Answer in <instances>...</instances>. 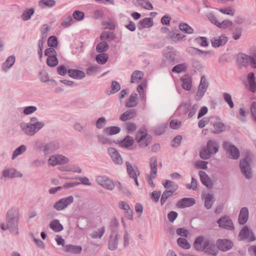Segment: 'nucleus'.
Instances as JSON below:
<instances>
[{"label": "nucleus", "instance_id": "473e14b6", "mask_svg": "<svg viewBox=\"0 0 256 256\" xmlns=\"http://www.w3.org/2000/svg\"><path fill=\"white\" fill-rule=\"evenodd\" d=\"M56 4L54 0H40L38 4L42 8H51L54 6Z\"/></svg>", "mask_w": 256, "mask_h": 256}, {"label": "nucleus", "instance_id": "09e8293b", "mask_svg": "<svg viewBox=\"0 0 256 256\" xmlns=\"http://www.w3.org/2000/svg\"><path fill=\"white\" fill-rule=\"evenodd\" d=\"M120 90V83L116 80H112L111 83L110 93L109 94H115Z\"/></svg>", "mask_w": 256, "mask_h": 256}, {"label": "nucleus", "instance_id": "37998d69", "mask_svg": "<svg viewBox=\"0 0 256 256\" xmlns=\"http://www.w3.org/2000/svg\"><path fill=\"white\" fill-rule=\"evenodd\" d=\"M34 12V8L26 9L22 14V18L24 21L28 20L31 18Z\"/></svg>", "mask_w": 256, "mask_h": 256}, {"label": "nucleus", "instance_id": "052dcab7", "mask_svg": "<svg viewBox=\"0 0 256 256\" xmlns=\"http://www.w3.org/2000/svg\"><path fill=\"white\" fill-rule=\"evenodd\" d=\"M106 124V120L104 116L98 118L96 123V128L98 129L102 128Z\"/></svg>", "mask_w": 256, "mask_h": 256}, {"label": "nucleus", "instance_id": "bf43d9fd", "mask_svg": "<svg viewBox=\"0 0 256 256\" xmlns=\"http://www.w3.org/2000/svg\"><path fill=\"white\" fill-rule=\"evenodd\" d=\"M93 18L96 20H100L104 18V12L102 10H96L93 12Z\"/></svg>", "mask_w": 256, "mask_h": 256}, {"label": "nucleus", "instance_id": "ea45409f", "mask_svg": "<svg viewBox=\"0 0 256 256\" xmlns=\"http://www.w3.org/2000/svg\"><path fill=\"white\" fill-rule=\"evenodd\" d=\"M108 48V44L107 42L102 41L98 43L96 46V51L99 53H104Z\"/></svg>", "mask_w": 256, "mask_h": 256}, {"label": "nucleus", "instance_id": "7c9ffc66", "mask_svg": "<svg viewBox=\"0 0 256 256\" xmlns=\"http://www.w3.org/2000/svg\"><path fill=\"white\" fill-rule=\"evenodd\" d=\"M150 166V176H151L153 178H155L157 173L158 167L157 160L156 158L153 157L151 158Z\"/></svg>", "mask_w": 256, "mask_h": 256}, {"label": "nucleus", "instance_id": "79ce46f5", "mask_svg": "<svg viewBox=\"0 0 256 256\" xmlns=\"http://www.w3.org/2000/svg\"><path fill=\"white\" fill-rule=\"evenodd\" d=\"M214 195L212 194H208L206 195L204 200V206L206 209L209 210L212 208L214 202Z\"/></svg>", "mask_w": 256, "mask_h": 256}, {"label": "nucleus", "instance_id": "a18cd8bd", "mask_svg": "<svg viewBox=\"0 0 256 256\" xmlns=\"http://www.w3.org/2000/svg\"><path fill=\"white\" fill-rule=\"evenodd\" d=\"M105 232V227L102 226L98 228V231H94L90 234L92 238H100Z\"/></svg>", "mask_w": 256, "mask_h": 256}, {"label": "nucleus", "instance_id": "1a4fd4ad", "mask_svg": "<svg viewBox=\"0 0 256 256\" xmlns=\"http://www.w3.org/2000/svg\"><path fill=\"white\" fill-rule=\"evenodd\" d=\"M219 226L228 230H234V226L232 220L228 216H222L218 221Z\"/></svg>", "mask_w": 256, "mask_h": 256}, {"label": "nucleus", "instance_id": "ddd939ff", "mask_svg": "<svg viewBox=\"0 0 256 256\" xmlns=\"http://www.w3.org/2000/svg\"><path fill=\"white\" fill-rule=\"evenodd\" d=\"M198 174L200 177V180L202 184L208 188H212L214 184L206 172L202 170H200Z\"/></svg>", "mask_w": 256, "mask_h": 256}, {"label": "nucleus", "instance_id": "f3484780", "mask_svg": "<svg viewBox=\"0 0 256 256\" xmlns=\"http://www.w3.org/2000/svg\"><path fill=\"white\" fill-rule=\"evenodd\" d=\"M152 18H145L141 19L138 23L137 26L139 30L144 28H150L153 26Z\"/></svg>", "mask_w": 256, "mask_h": 256}, {"label": "nucleus", "instance_id": "58836bf2", "mask_svg": "<svg viewBox=\"0 0 256 256\" xmlns=\"http://www.w3.org/2000/svg\"><path fill=\"white\" fill-rule=\"evenodd\" d=\"M46 64L50 67L54 68L58 64L57 54L49 56L46 59Z\"/></svg>", "mask_w": 256, "mask_h": 256}, {"label": "nucleus", "instance_id": "c03bdc74", "mask_svg": "<svg viewBox=\"0 0 256 256\" xmlns=\"http://www.w3.org/2000/svg\"><path fill=\"white\" fill-rule=\"evenodd\" d=\"M135 112L134 110H130L123 113L120 118V120L126 122L128 120H130L134 116Z\"/></svg>", "mask_w": 256, "mask_h": 256}, {"label": "nucleus", "instance_id": "4c0bfd02", "mask_svg": "<svg viewBox=\"0 0 256 256\" xmlns=\"http://www.w3.org/2000/svg\"><path fill=\"white\" fill-rule=\"evenodd\" d=\"M188 65L186 63H182L174 66L172 70V72L174 73L179 74L183 72H186L187 70Z\"/></svg>", "mask_w": 256, "mask_h": 256}, {"label": "nucleus", "instance_id": "6ab92c4d", "mask_svg": "<svg viewBox=\"0 0 256 256\" xmlns=\"http://www.w3.org/2000/svg\"><path fill=\"white\" fill-rule=\"evenodd\" d=\"M182 88L186 90H190L192 87V78L188 74H186L180 78Z\"/></svg>", "mask_w": 256, "mask_h": 256}, {"label": "nucleus", "instance_id": "b1692460", "mask_svg": "<svg viewBox=\"0 0 256 256\" xmlns=\"http://www.w3.org/2000/svg\"><path fill=\"white\" fill-rule=\"evenodd\" d=\"M16 62L14 56H10L8 57L6 60L2 64V68L4 72H7L12 68Z\"/></svg>", "mask_w": 256, "mask_h": 256}, {"label": "nucleus", "instance_id": "f257e3e1", "mask_svg": "<svg viewBox=\"0 0 256 256\" xmlns=\"http://www.w3.org/2000/svg\"><path fill=\"white\" fill-rule=\"evenodd\" d=\"M194 247L196 250L204 252L210 255L216 256L218 252L214 242L209 240H204L203 236H200L196 238Z\"/></svg>", "mask_w": 256, "mask_h": 256}, {"label": "nucleus", "instance_id": "2eb2a0df", "mask_svg": "<svg viewBox=\"0 0 256 256\" xmlns=\"http://www.w3.org/2000/svg\"><path fill=\"white\" fill-rule=\"evenodd\" d=\"M108 151L113 162L115 164H122V160L118 152L114 148H109Z\"/></svg>", "mask_w": 256, "mask_h": 256}, {"label": "nucleus", "instance_id": "338daca9", "mask_svg": "<svg viewBox=\"0 0 256 256\" xmlns=\"http://www.w3.org/2000/svg\"><path fill=\"white\" fill-rule=\"evenodd\" d=\"M164 56L170 62H174L176 54L172 52H168L164 54Z\"/></svg>", "mask_w": 256, "mask_h": 256}, {"label": "nucleus", "instance_id": "864d4df0", "mask_svg": "<svg viewBox=\"0 0 256 256\" xmlns=\"http://www.w3.org/2000/svg\"><path fill=\"white\" fill-rule=\"evenodd\" d=\"M194 41L202 47H207L209 44L207 38L204 36H199L196 38L194 39Z\"/></svg>", "mask_w": 256, "mask_h": 256}, {"label": "nucleus", "instance_id": "6e6552de", "mask_svg": "<svg viewBox=\"0 0 256 256\" xmlns=\"http://www.w3.org/2000/svg\"><path fill=\"white\" fill-rule=\"evenodd\" d=\"M96 182L104 188L108 190H113L115 187L114 182L106 176H98L96 178Z\"/></svg>", "mask_w": 256, "mask_h": 256}, {"label": "nucleus", "instance_id": "e2e57ef3", "mask_svg": "<svg viewBox=\"0 0 256 256\" xmlns=\"http://www.w3.org/2000/svg\"><path fill=\"white\" fill-rule=\"evenodd\" d=\"M208 88V86L204 85L202 83H200L196 96H204Z\"/></svg>", "mask_w": 256, "mask_h": 256}, {"label": "nucleus", "instance_id": "a211bd4d", "mask_svg": "<svg viewBox=\"0 0 256 256\" xmlns=\"http://www.w3.org/2000/svg\"><path fill=\"white\" fill-rule=\"evenodd\" d=\"M228 41V38L224 35L220 36L218 38H214L211 40L212 45L214 48L224 45Z\"/></svg>", "mask_w": 256, "mask_h": 256}, {"label": "nucleus", "instance_id": "7ed1b4c3", "mask_svg": "<svg viewBox=\"0 0 256 256\" xmlns=\"http://www.w3.org/2000/svg\"><path fill=\"white\" fill-rule=\"evenodd\" d=\"M219 146L214 140H210L207 142L206 148L201 149L200 156L202 160L209 159L211 155L216 154L218 151Z\"/></svg>", "mask_w": 256, "mask_h": 256}, {"label": "nucleus", "instance_id": "a19ab883", "mask_svg": "<svg viewBox=\"0 0 256 256\" xmlns=\"http://www.w3.org/2000/svg\"><path fill=\"white\" fill-rule=\"evenodd\" d=\"M250 236V230L248 226H244L240 230L238 236L242 240L248 239Z\"/></svg>", "mask_w": 256, "mask_h": 256}, {"label": "nucleus", "instance_id": "680f3d73", "mask_svg": "<svg viewBox=\"0 0 256 256\" xmlns=\"http://www.w3.org/2000/svg\"><path fill=\"white\" fill-rule=\"evenodd\" d=\"M58 74L62 76H65L66 74H68V70L64 64H60L56 68Z\"/></svg>", "mask_w": 256, "mask_h": 256}, {"label": "nucleus", "instance_id": "f704fd0d", "mask_svg": "<svg viewBox=\"0 0 256 256\" xmlns=\"http://www.w3.org/2000/svg\"><path fill=\"white\" fill-rule=\"evenodd\" d=\"M108 60V55L106 53H100L96 56V60L100 64H105Z\"/></svg>", "mask_w": 256, "mask_h": 256}, {"label": "nucleus", "instance_id": "13d9d810", "mask_svg": "<svg viewBox=\"0 0 256 256\" xmlns=\"http://www.w3.org/2000/svg\"><path fill=\"white\" fill-rule=\"evenodd\" d=\"M232 22L230 20H226L222 22H220L217 24V26L222 29H226L228 27L232 26Z\"/></svg>", "mask_w": 256, "mask_h": 256}, {"label": "nucleus", "instance_id": "69168bd1", "mask_svg": "<svg viewBox=\"0 0 256 256\" xmlns=\"http://www.w3.org/2000/svg\"><path fill=\"white\" fill-rule=\"evenodd\" d=\"M176 32H179V30L176 28H172V30H170L168 34H167L166 38L172 40L175 42Z\"/></svg>", "mask_w": 256, "mask_h": 256}, {"label": "nucleus", "instance_id": "e433bc0d", "mask_svg": "<svg viewBox=\"0 0 256 256\" xmlns=\"http://www.w3.org/2000/svg\"><path fill=\"white\" fill-rule=\"evenodd\" d=\"M126 166L128 174L130 178L134 177V176L136 175L137 172H139L138 167H136L135 168H134L128 162H126Z\"/></svg>", "mask_w": 256, "mask_h": 256}, {"label": "nucleus", "instance_id": "423d86ee", "mask_svg": "<svg viewBox=\"0 0 256 256\" xmlns=\"http://www.w3.org/2000/svg\"><path fill=\"white\" fill-rule=\"evenodd\" d=\"M240 169L242 176L247 180L253 178V173L250 162L246 158H242L240 161Z\"/></svg>", "mask_w": 256, "mask_h": 256}, {"label": "nucleus", "instance_id": "9d476101", "mask_svg": "<svg viewBox=\"0 0 256 256\" xmlns=\"http://www.w3.org/2000/svg\"><path fill=\"white\" fill-rule=\"evenodd\" d=\"M118 233L117 230H114L108 241V248L110 250H116L118 248Z\"/></svg>", "mask_w": 256, "mask_h": 256}, {"label": "nucleus", "instance_id": "603ef678", "mask_svg": "<svg viewBox=\"0 0 256 256\" xmlns=\"http://www.w3.org/2000/svg\"><path fill=\"white\" fill-rule=\"evenodd\" d=\"M144 74L142 72L135 70L131 76V82L134 83L136 80H140L142 78Z\"/></svg>", "mask_w": 256, "mask_h": 256}, {"label": "nucleus", "instance_id": "72a5a7b5", "mask_svg": "<svg viewBox=\"0 0 256 256\" xmlns=\"http://www.w3.org/2000/svg\"><path fill=\"white\" fill-rule=\"evenodd\" d=\"M116 35L114 32L104 31L100 35V38L102 40H108V42L114 40Z\"/></svg>", "mask_w": 256, "mask_h": 256}, {"label": "nucleus", "instance_id": "20e7f679", "mask_svg": "<svg viewBox=\"0 0 256 256\" xmlns=\"http://www.w3.org/2000/svg\"><path fill=\"white\" fill-rule=\"evenodd\" d=\"M44 125V122H40L27 124L26 125L22 124L21 125V127L26 134L32 136L42 128Z\"/></svg>", "mask_w": 256, "mask_h": 256}, {"label": "nucleus", "instance_id": "5fc2aeb1", "mask_svg": "<svg viewBox=\"0 0 256 256\" xmlns=\"http://www.w3.org/2000/svg\"><path fill=\"white\" fill-rule=\"evenodd\" d=\"M84 12L78 10H76L73 12L72 18L77 21L82 20L84 18Z\"/></svg>", "mask_w": 256, "mask_h": 256}, {"label": "nucleus", "instance_id": "4d7b16f0", "mask_svg": "<svg viewBox=\"0 0 256 256\" xmlns=\"http://www.w3.org/2000/svg\"><path fill=\"white\" fill-rule=\"evenodd\" d=\"M73 22L74 20L70 16H69L64 18L62 21L60 23V25L64 28H68L71 25L72 22Z\"/></svg>", "mask_w": 256, "mask_h": 256}, {"label": "nucleus", "instance_id": "9b49d317", "mask_svg": "<svg viewBox=\"0 0 256 256\" xmlns=\"http://www.w3.org/2000/svg\"><path fill=\"white\" fill-rule=\"evenodd\" d=\"M218 248L220 250L226 252L231 249L233 246L232 242L228 239H218L216 241Z\"/></svg>", "mask_w": 256, "mask_h": 256}, {"label": "nucleus", "instance_id": "4be33fe9", "mask_svg": "<svg viewBox=\"0 0 256 256\" xmlns=\"http://www.w3.org/2000/svg\"><path fill=\"white\" fill-rule=\"evenodd\" d=\"M68 75L70 77L76 80H81L86 76L82 70L73 68L68 70Z\"/></svg>", "mask_w": 256, "mask_h": 256}, {"label": "nucleus", "instance_id": "2f4dec72", "mask_svg": "<svg viewBox=\"0 0 256 256\" xmlns=\"http://www.w3.org/2000/svg\"><path fill=\"white\" fill-rule=\"evenodd\" d=\"M213 126L214 128L213 133L215 134H219L226 130L225 125L220 122H214Z\"/></svg>", "mask_w": 256, "mask_h": 256}, {"label": "nucleus", "instance_id": "f03ea898", "mask_svg": "<svg viewBox=\"0 0 256 256\" xmlns=\"http://www.w3.org/2000/svg\"><path fill=\"white\" fill-rule=\"evenodd\" d=\"M19 212L16 208H12L6 213V223L8 225V230L14 235H18Z\"/></svg>", "mask_w": 256, "mask_h": 256}, {"label": "nucleus", "instance_id": "5701e85b", "mask_svg": "<svg viewBox=\"0 0 256 256\" xmlns=\"http://www.w3.org/2000/svg\"><path fill=\"white\" fill-rule=\"evenodd\" d=\"M248 210L246 207L242 208L240 210L238 216V223L240 224H244L248 221Z\"/></svg>", "mask_w": 256, "mask_h": 256}, {"label": "nucleus", "instance_id": "4468645a", "mask_svg": "<svg viewBox=\"0 0 256 256\" xmlns=\"http://www.w3.org/2000/svg\"><path fill=\"white\" fill-rule=\"evenodd\" d=\"M196 204V200L192 198H184L178 200L176 206L180 208L190 207Z\"/></svg>", "mask_w": 256, "mask_h": 256}, {"label": "nucleus", "instance_id": "6e6d98bb", "mask_svg": "<svg viewBox=\"0 0 256 256\" xmlns=\"http://www.w3.org/2000/svg\"><path fill=\"white\" fill-rule=\"evenodd\" d=\"M146 86V81H144L141 82L138 86H137V92L139 94L140 96H145L146 94L144 90V88Z\"/></svg>", "mask_w": 256, "mask_h": 256}, {"label": "nucleus", "instance_id": "aec40b11", "mask_svg": "<svg viewBox=\"0 0 256 256\" xmlns=\"http://www.w3.org/2000/svg\"><path fill=\"white\" fill-rule=\"evenodd\" d=\"M60 147L59 144L55 141L50 142L46 144L43 149V151L45 154H50L53 152Z\"/></svg>", "mask_w": 256, "mask_h": 256}, {"label": "nucleus", "instance_id": "39448f33", "mask_svg": "<svg viewBox=\"0 0 256 256\" xmlns=\"http://www.w3.org/2000/svg\"><path fill=\"white\" fill-rule=\"evenodd\" d=\"M222 148L226 150L228 158L236 160L240 158V150L235 146L228 142H224Z\"/></svg>", "mask_w": 256, "mask_h": 256}, {"label": "nucleus", "instance_id": "f8f14e48", "mask_svg": "<svg viewBox=\"0 0 256 256\" xmlns=\"http://www.w3.org/2000/svg\"><path fill=\"white\" fill-rule=\"evenodd\" d=\"M152 136L148 134H144L138 136H136V140L139 144L140 147L145 148L147 146L152 142Z\"/></svg>", "mask_w": 256, "mask_h": 256}, {"label": "nucleus", "instance_id": "0eeeda50", "mask_svg": "<svg viewBox=\"0 0 256 256\" xmlns=\"http://www.w3.org/2000/svg\"><path fill=\"white\" fill-rule=\"evenodd\" d=\"M74 198L72 196L64 198L55 202L53 207L56 210L61 211L64 210L72 204L74 202Z\"/></svg>", "mask_w": 256, "mask_h": 256}, {"label": "nucleus", "instance_id": "0e129e2a", "mask_svg": "<svg viewBox=\"0 0 256 256\" xmlns=\"http://www.w3.org/2000/svg\"><path fill=\"white\" fill-rule=\"evenodd\" d=\"M137 97H129L128 100L126 101V106L128 108L134 107L138 104Z\"/></svg>", "mask_w": 256, "mask_h": 256}, {"label": "nucleus", "instance_id": "393cba45", "mask_svg": "<svg viewBox=\"0 0 256 256\" xmlns=\"http://www.w3.org/2000/svg\"><path fill=\"white\" fill-rule=\"evenodd\" d=\"M248 56L244 54L239 53L236 56V61L241 68L242 66L247 67L248 66Z\"/></svg>", "mask_w": 256, "mask_h": 256}, {"label": "nucleus", "instance_id": "dca6fc26", "mask_svg": "<svg viewBox=\"0 0 256 256\" xmlns=\"http://www.w3.org/2000/svg\"><path fill=\"white\" fill-rule=\"evenodd\" d=\"M2 176L4 178H22V174L14 168H9L2 171Z\"/></svg>", "mask_w": 256, "mask_h": 256}, {"label": "nucleus", "instance_id": "a878e982", "mask_svg": "<svg viewBox=\"0 0 256 256\" xmlns=\"http://www.w3.org/2000/svg\"><path fill=\"white\" fill-rule=\"evenodd\" d=\"M64 250L66 252L79 254L82 251V247L79 246H74L72 244H66L64 248Z\"/></svg>", "mask_w": 256, "mask_h": 256}, {"label": "nucleus", "instance_id": "c9c22d12", "mask_svg": "<svg viewBox=\"0 0 256 256\" xmlns=\"http://www.w3.org/2000/svg\"><path fill=\"white\" fill-rule=\"evenodd\" d=\"M180 30L187 34H192L194 32V30L187 23L182 22L179 24Z\"/></svg>", "mask_w": 256, "mask_h": 256}, {"label": "nucleus", "instance_id": "c85d7f7f", "mask_svg": "<svg viewBox=\"0 0 256 256\" xmlns=\"http://www.w3.org/2000/svg\"><path fill=\"white\" fill-rule=\"evenodd\" d=\"M104 134H99L97 136V138L98 142L102 144L112 145L113 143L118 144L116 142H114L111 140L110 138Z\"/></svg>", "mask_w": 256, "mask_h": 256}, {"label": "nucleus", "instance_id": "49530a36", "mask_svg": "<svg viewBox=\"0 0 256 256\" xmlns=\"http://www.w3.org/2000/svg\"><path fill=\"white\" fill-rule=\"evenodd\" d=\"M177 243L178 246L182 248L188 250L190 248V245L187 240L182 238H179L177 239Z\"/></svg>", "mask_w": 256, "mask_h": 256}, {"label": "nucleus", "instance_id": "774afa93", "mask_svg": "<svg viewBox=\"0 0 256 256\" xmlns=\"http://www.w3.org/2000/svg\"><path fill=\"white\" fill-rule=\"evenodd\" d=\"M250 63L252 67L256 68V51L252 56H248V64Z\"/></svg>", "mask_w": 256, "mask_h": 256}, {"label": "nucleus", "instance_id": "cd10ccee", "mask_svg": "<svg viewBox=\"0 0 256 256\" xmlns=\"http://www.w3.org/2000/svg\"><path fill=\"white\" fill-rule=\"evenodd\" d=\"M116 142H118V144L120 143L122 147L128 148L133 144L134 140L132 136H127L122 140L120 142L118 140Z\"/></svg>", "mask_w": 256, "mask_h": 256}, {"label": "nucleus", "instance_id": "3c124183", "mask_svg": "<svg viewBox=\"0 0 256 256\" xmlns=\"http://www.w3.org/2000/svg\"><path fill=\"white\" fill-rule=\"evenodd\" d=\"M26 150V146L24 144L21 145L18 148H17L13 152L12 156V159L14 160V158H16L18 156L24 152Z\"/></svg>", "mask_w": 256, "mask_h": 256}, {"label": "nucleus", "instance_id": "c756f323", "mask_svg": "<svg viewBox=\"0 0 256 256\" xmlns=\"http://www.w3.org/2000/svg\"><path fill=\"white\" fill-rule=\"evenodd\" d=\"M50 227L56 232H60L64 229L62 225L60 223V220L57 219L54 220L50 222Z\"/></svg>", "mask_w": 256, "mask_h": 256}, {"label": "nucleus", "instance_id": "412c9836", "mask_svg": "<svg viewBox=\"0 0 256 256\" xmlns=\"http://www.w3.org/2000/svg\"><path fill=\"white\" fill-rule=\"evenodd\" d=\"M247 80L249 90L254 92L256 91V78L254 72H249L247 76Z\"/></svg>", "mask_w": 256, "mask_h": 256}, {"label": "nucleus", "instance_id": "8fccbe9b", "mask_svg": "<svg viewBox=\"0 0 256 256\" xmlns=\"http://www.w3.org/2000/svg\"><path fill=\"white\" fill-rule=\"evenodd\" d=\"M58 44V38L55 36H50L48 40V45L51 48H56Z\"/></svg>", "mask_w": 256, "mask_h": 256}, {"label": "nucleus", "instance_id": "bb28decb", "mask_svg": "<svg viewBox=\"0 0 256 256\" xmlns=\"http://www.w3.org/2000/svg\"><path fill=\"white\" fill-rule=\"evenodd\" d=\"M120 132V128L117 126H111L105 128L103 132L107 136H112L118 134Z\"/></svg>", "mask_w": 256, "mask_h": 256}, {"label": "nucleus", "instance_id": "de8ad7c7", "mask_svg": "<svg viewBox=\"0 0 256 256\" xmlns=\"http://www.w3.org/2000/svg\"><path fill=\"white\" fill-rule=\"evenodd\" d=\"M190 62L192 68H195V72H196V70L201 72L202 70L204 67L200 61L195 58H192L190 60Z\"/></svg>", "mask_w": 256, "mask_h": 256}]
</instances>
